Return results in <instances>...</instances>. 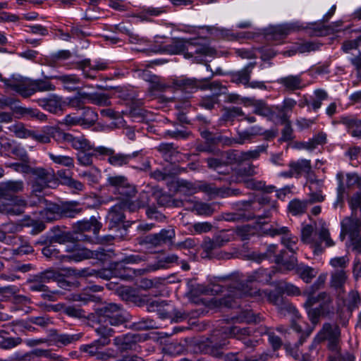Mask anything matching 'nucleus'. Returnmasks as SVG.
I'll return each instance as SVG.
<instances>
[{
	"label": "nucleus",
	"mask_w": 361,
	"mask_h": 361,
	"mask_svg": "<svg viewBox=\"0 0 361 361\" xmlns=\"http://www.w3.org/2000/svg\"><path fill=\"white\" fill-rule=\"evenodd\" d=\"M108 1L109 6L115 11L123 12L129 10L130 4L125 0H108Z\"/></svg>",
	"instance_id": "e2e57ef3"
},
{
	"label": "nucleus",
	"mask_w": 361,
	"mask_h": 361,
	"mask_svg": "<svg viewBox=\"0 0 361 361\" xmlns=\"http://www.w3.org/2000/svg\"><path fill=\"white\" fill-rule=\"evenodd\" d=\"M215 242L213 239H211L209 238H204L202 244V247L203 250L202 255L204 257L210 258L212 257V252L217 249V247L215 245Z\"/></svg>",
	"instance_id": "bf43d9fd"
},
{
	"label": "nucleus",
	"mask_w": 361,
	"mask_h": 361,
	"mask_svg": "<svg viewBox=\"0 0 361 361\" xmlns=\"http://www.w3.org/2000/svg\"><path fill=\"white\" fill-rule=\"evenodd\" d=\"M281 293H275L268 290H253L248 288L244 283H239L237 286H232L228 290V294L224 298H214L211 300L212 304L216 307H231L234 308L240 305L239 300L245 297H251L255 300L261 301L265 298L275 305H281L283 302V298Z\"/></svg>",
	"instance_id": "f257e3e1"
},
{
	"label": "nucleus",
	"mask_w": 361,
	"mask_h": 361,
	"mask_svg": "<svg viewBox=\"0 0 361 361\" xmlns=\"http://www.w3.org/2000/svg\"><path fill=\"white\" fill-rule=\"evenodd\" d=\"M295 105L296 101L293 99L287 98L284 99L283 105L279 106V111H277L278 119H276V122H287L289 117L288 113L291 111Z\"/></svg>",
	"instance_id": "c756f323"
},
{
	"label": "nucleus",
	"mask_w": 361,
	"mask_h": 361,
	"mask_svg": "<svg viewBox=\"0 0 361 361\" xmlns=\"http://www.w3.org/2000/svg\"><path fill=\"white\" fill-rule=\"evenodd\" d=\"M176 85L181 90L190 93L198 88L199 83L195 78H183L177 80Z\"/></svg>",
	"instance_id": "58836bf2"
},
{
	"label": "nucleus",
	"mask_w": 361,
	"mask_h": 361,
	"mask_svg": "<svg viewBox=\"0 0 361 361\" xmlns=\"http://www.w3.org/2000/svg\"><path fill=\"white\" fill-rule=\"evenodd\" d=\"M107 183L111 188V190L114 194H118L122 197H132L135 193V187L130 184L128 179L124 176H113L107 178Z\"/></svg>",
	"instance_id": "9b49d317"
},
{
	"label": "nucleus",
	"mask_w": 361,
	"mask_h": 361,
	"mask_svg": "<svg viewBox=\"0 0 361 361\" xmlns=\"http://www.w3.org/2000/svg\"><path fill=\"white\" fill-rule=\"evenodd\" d=\"M239 183H243L246 188L252 190H264V183L256 180L254 178H242L237 180Z\"/></svg>",
	"instance_id": "13d9d810"
},
{
	"label": "nucleus",
	"mask_w": 361,
	"mask_h": 361,
	"mask_svg": "<svg viewBox=\"0 0 361 361\" xmlns=\"http://www.w3.org/2000/svg\"><path fill=\"white\" fill-rule=\"evenodd\" d=\"M54 341L63 345H68L78 339L77 335H70L66 334H56L54 336Z\"/></svg>",
	"instance_id": "0e129e2a"
},
{
	"label": "nucleus",
	"mask_w": 361,
	"mask_h": 361,
	"mask_svg": "<svg viewBox=\"0 0 361 361\" xmlns=\"http://www.w3.org/2000/svg\"><path fill=\"white\" fill-rule=\"evenodd\" d=\"M63 174H65V170L58 171V176L61 178L63 184L78 191H82L83 190L84 185L81 182L72 178L71 176H66L63 178Z\"/></svg>",
	"instance_id": "a18cd8bd"
},
{
	"label": "nucleus",
	"mask_w": 361,
	"mask_h": 361,
	"mask_svg": "<svg viewBox=\"0 0 361 361\" xmlns=\"http://www.w3.org/2000/svg\"><path fill=\"white\" fill-rule=\"evenodd\" d=\"M50 159L55 164H60L68 168L74 167L73 158L69 156L55 154L51 152L48 153Z\"/></svg>",
	"instance_id": "79ce46f5"
},
{
	"label": "nucleus",
	"mask_w": 361,
	"mask_h": 361,
	"mask_svg": "<svg viewBox=\"0 0 361 361\" xmlns=\"http://www.w3.org/2000/svg\"><path fill=\"white\" fill-rule=\"evenodd\" d=\"M253 112L259 116L266 117L268 120L276 122L278 119L277 111L279 106H269L262 100H255L252 103Z\"/></svg>",
	"instance_id": "dca6fc26"
},
{
	"label": "nucleus",
	"mask_w": 361,
	"mask_h": 361,
	"mask_svg": "<svg viewBox=\"0 0 361 361\" xmlns=\"http://www.w3.org/2000/svg\"><path fill=\"white\" fill-rule=\"evenodd\" d=\"M166 351L171 355H178L183 353L185 350L184 346L177 342H172L166 345Z\"/></svg>",
	"instance_id": "774afa93"
},
{
	"label": "nucleus",
	"mask_w": 361,
	"mask_h": 361,
	"mask_svg": "<svg viewBox=\"0 0 361 361\" xmlns=\"http://www.w3.org/2000/svg\"><path fill=\"white\" fill-rule=\"evenodd\" d=\"M80 117L82 125L92 126L97 120V114L90 107H85Z\"/></svg>",
	"instance_id": "3c124183"
},
{
	"label": "nucleus",
	"mask_w": 361,
	"mask_h": 361,
	"mask_svg": "<svg viewBox=\"0 0 361 361\" xmlns=\"http://www.w3.org/2000/svg\"><path fill=\"white\" fill-rule=\"evenodd\" d=\"M25 184L22 180H8L0 183V197L4 198L16 195L24 190Z\"/></svg>",
	"instance_id": "6ab92c4d"
},
{
	"label": "nucleus",
	"mask_w": 361,
	"mask_h": 361,
	"mask_svg": "<svg viewBox=\"0 0 361 361\" xmlns=\"http://www.w3.org/2000/svg\"><path fill=\"white\" fill-rule=\"evenodd\" d=\"M251 330L249 327L240 328L239 326H230L223 328L221 330L215 331L212 337L210 353L213 356L219 357L221 355L220 349L227 344V338L233 337L239 340L245 339L249 336Z\"/></svg>",
	"instance_id": "39448f33"
},
{
	"label": "nucleus",
	"mask_w": 361,
	"mask_h": 361,
	"mask_svg": "<svg viewBox=\"0 0 361 361\" xmlns=\"http://www.w3.org/2000/svg\"><path fill=\"white\" fill-rule=\"evenodd\" d=\"M5 85L24 97H30L37 92H48L55 90V86L48 80H32L22 76H13L6 80Z\"/></svg>",
	"instance_id": "7ed1b4c3"
},
{
	"label": "nucleus",
	"mask_w": 361,
	"mask_h": 361,
	"mask_svg": "<svg viewBox=\"0 0 361 361\" xmlns=\"http://www.w3.org/2000/svg\"><path fill=\"white\" fill-rule=\"evenodd\" d=\"M98 325L118 326L124 323L126 319V313L122 307L115 303H109L98 310Z\"/></svg>",
	"instance_id": "6e6552de"
},
{
	"label": "nucleus",
	"mask_w": 361,
	"mask_h": 361,
	"mask_svg": "<svg viewBox=\"0 0 361 361\" xmlns=\"http://www.w3.org/2000/svg\"><path fill=\"white\" fill-rule=\"evenodd\" d=\"M87 102L98 106H107L110 102L104 93H87Z\"/></svg>",
	"instance_id": "09e8293b"
},
{
	"label": "nucleus",
	"mask_w": 361,
	"mask_h": 361,
	"mask_svg": "<svg viewBox=\"0 0 361 361\" xmlns=\"http://www.w3.org/2000/svg\"><path fill=\"white\" fill-rule=\"evenodd\" d=\"M72 250L74 253L68 257L63 256V259L64 260L80 262L94 256L93 252L86 248H81L78 245H75Z\"/></svg>",
	"instance_id": "7c9ffc66"
},
{
	"label": "nucleus",
	"mask_w": 361,
	"mask_h": 361,
	"mask_svg": "<svg viewBox=\"0 0 361 361\" xmlns=\"http://www.w3.org/2000/svg\"><path fill=\"white\" fill-rule=\"evenodd\" d=\"M97 149L98 147H94L93 146V149H91V150H83L82 152H78L76 154L78 164L84 166L92 165L93 157L101 156V154L97 151Z\"/></svg>",
	"instance_id": "cd10ccee"
},
{
	"label": "nucleus",
	"mask_w": 361,
	"mask_h": 361,
	"mask_svg": "<svg viewBox=\"0 0 361 361\" xmlns=\"http://www.w3.org/2000/svg\"><path fill=\"white\" fill-rule=\"evenodd\" d=\"M94 330L100 338L90 344L80 345V350L91 357H95L97 360H106L114 356V351L112 349L102 351L101 349L110 343V337L113 336L114 331L106 325L96 326Z\"/></svg>",
	"instance_id": "f03ea898"
},
{
	"label": "nucleus",
	"mask_w": 361,
	"mask_h": 361,
	"mask_svg": "<svg viewBox=\"0 0 361 361\" xmlns=\"http://www.w3.org/2000/svg\"><path fill=\"white\" fill-rule=\"evenodd\" d=\"M331 301L330 296L325 292L320 293L317 296L309 295L304 304L305 308L311 307L317 302H320V305H324Z\"/></svg>",
	"instance_id": "a19ab883"
},
{
	"label": "nucleus",
	"mask_w": 361,
	"mask_h": 361,
	"mask_svg": "<svg viewBox=\"0 0 361 361\" xmlns=\"http://www.w3.org/2000/svg\"><path fill=\"white\" fill-rule=\"evenodd\" d=\"M49 355L50 353L48 350L35 349L23 355H15L14 360L30 361L34 357H49Z\"/></svg>",
	"instance_id": "8fccbe9b"
},
{
	"label": "nucleus",
	"mask_w": 361,
	"mask_h": 361,
	"mask_svg": "<svg viewBox=\"0 0 361 361\" xmlns=\"http://www.w3.org/2000/svg\"><path fill=\"white\" fill-rule=\"evenodd\" d=\"M175 231L173 228L162 229L159 233L147 236V242L154 246H159L171 242L175 237Z\"/></svg>",
	"instance_id": "aec40b11"
},
{
	"label": "nucleus",
	"mask_w": 361,
	"mask_h": 361,
	"mask_svg": "<svg viewBox=\"0 0 361 361\" xmlns=\"http://www.w3.org/2000/svg\"><path fill=\"white\" fill-rule=\"evenodd\" d=\"M73 240V235L70 232L62 231L59 229L54 231L53 235L51 237V243H57L59 244L72 242Z\"/></svg>",
	"instance_id": "de8ad7c7"
},
{
	"label": "nucleus",
	"mask_w": 361,
	"mask_h": 361,
	"mask_svg": "<svg viewBox=\"0 0 361 361\" xmlns=\"http://www.w3.org/2000/svg\"><path fill=\"white\" fill-rule=\"evenodd\" d=\"M58 142H66L78 152L83 150H91L93 149V145L84 135L74 136L71 133H65L61 130V137L56 135Z\"/></svg>",
	"instance_id": "4468645a"
},
{
	"label": "nucleus",
	"mask_w": 361,
	"mask_h": 361,
	"mask_svg": "<svg viewBox=\"0 0 361 361\" xmlns=\"http://www.w3.org/2000/svg\"><path fill=\"white\" fill-rule=\"evenodd\" d=\"M165 12L166 10L164 7L145 6L137 15V17L142 20H149L151 17L159 16Z\"/></svg>",
	"instance_id": "c9c22d12"
},
{
	"label": "nucleus",
	"mask_w": 361,
	"mask_h": 361,
	"mask_svg": "<svg viewBox=\"0 0 361 361\" xmlns=\"http://www.w3.org/2000/svg\"><path fill=\"white\" fill-rule=\"evenodd\" d=\"M314 97L312 99L310 105L314 111H317L321 107L322 102L327 99L328 94L323 90H316L314 92Z\"/></svg>",
	"instance_id": "5fc2aeb1"
},
{
	"label": "nucleus",
	"mask_w": 361,
	"mask_h": 361,
	"mask_svg": "<svg viewBox=\"0 0 361 361\" xmlns=\"http://www.w3.org/2000/svg\"><path fill=\"white\" fill-rule=\"evenodd\" d=\"M79 176L85 178L90 184H94L99 181L101 177V172L97 168H93L80 173Z\"/></svg>",
	"instance_id": "864d4df0"
},
{
	"label": "nucleus",
	"mask_w": 361,
	"mask_h": 361,
	"mask_svg": "<svg viewBox=\"0 0 361 361\" xmlns=\"http://www.w3.org/2000/svg\"><path fill=\"white\" fill-rule=\"evenodd\" d=\"M124 209L121 202L114 205L109 210L106 219L109 221V226L113 228L121 224L125 218Z\"/></svg>",
	"instance_id": "a878e982"
},
{
	"label": "nucleus",
	"mask_w": 361,
	"mask_h": 361,
	"mask_svg": "<svg viewBox=\"0 0 361 361\" xmlns=\"http://www.w3.org/2000/svg\"><path fill=\"white\" fill-rule=\"evenodd\" d=\"M192 209L196 212L197 214L202 216H211L214 212L211 204L202 202H194Z\"/></svg>",
	"instance_id": "49530a36"
},
{
	"label": "nucleus",
	"mask_w": 361,
	"mask_h": 361,
	"mask_svg": "<svg viewBox=\"0 0 361 361\" xmlns=\"http://www.w3.org/2000/svg\"><path fill=\"white\" fill-rule=\"evenodd\" d=\"M87 93L79 92L73 97L68 98L67 104L75 109H83L85 104L87 103Z\"/></svg>",
	"instance_id": "e433bc0d"
},
{
	"label": "nucleus",
	"mask_w": 361,
	"mask_h": 361,
	"mask_svg": "<svg viewBox=\"0 0 361 361\" xmlns=\"http://www.w3.org/2000/svg\"><path fill=\"white\" fill-rule=\"evenodd\" d=\"M348 280V276L343 269L334 271L331 273L330 285L336 290H342Z\"/></svg>",
	"instance_id": "2f4dec72"
},
{
	"label": "nucleus",
	"mask_w": 361,
	"mask_h": 361,
	"mask_svg": "<svg viewBox=\"0 0 361 361\" xmlns=\"http://www.w3.org/2000/svg\"><path fill=\"white\" fill-rule=\"evenodd\" d=\"M309 205L307 200L293 199L288 203V209L292 215L298 216L304 214Z\"/></svg>",
	"instance_id": "f704fd0d"
},
{
	"label": "nucleus",
	"mask_w": 361,
	"mask_h": 361,
	"mask_svg": "<svg viewBox=\"0 0 361 361\" xmlns=\"http://www.w3.org/2000/svg\"><path fill=\"white\" fill-rule=\"evenodd\" d=\"M341 123L346 126L353 137L361 138V120L353 116H342Z\"/></svg>",
	"instance_id": "bb28decb"
},
{
	"label": "nucleus",
	"mask_w": 361,
	"mask_h": 361,
	"mask_svg": "<svg viewBox=\"0 0 361 361\" xmlns=\"http://www.w3.org/2000/svg\"><path fill=\"white\" fill-rule=\"evenodd\" d=\"M257 203L255 201H241L238 203V207L240 209L249 211L251 213L247 216V219L252 218L254 215L257 207Z\"/></svg>",
	"instance_id": "69168bd1"
},
{
	"label": "nucleus",
	"mask_w": 361,
	"mask_h": 361,
	"mask_svg": "<svg viewBox=\"0 0 361 361\" xmlns=\"http://www.w3.org/2000/svg\"><path fill=\"white\" fill-rule=\"evenodd\" d=\"M262 318L259 314H255L251 310H246L237 312L236 314L227 319L228 322L232 323H259Z\"/></svg>",
	"instance_id": "4be33fe9"
},
{
	"label": "nucleus",
	"mask_w": 361,
	"mask_h": 361,
	"mask_svg": "<svg viewBox=\"0 0 361 361\" xmlns=\"http://www.w3.org/2000/svg\"><path fill=\"white\" fill-rule=\"evenodd\" d=\"M345 302L350 310L357 308L360 304V298L358 293L355 290L350 291Z\"/></svg>",
	"instance_id": "680f3d73"
},
{
	"label": "nucleus",
	"mask_w": 361,
	"mask_h": 361,
	"mask_svg": "<svg viewBox=\"0 0 361 361\" xmlns=\"http://www.w3.org/2000/svg\"><path fill=\"white\" fill-rule=\"evenodd\" d=\"M45 283H46L39 277V275H36L30 281L29 288L32 291L44 292L48 290Z\"/></svg>",
	"instance_id": "6e6d98bb"
},
{
	"label": "nucleus",
	"mask_w": 361,
	"mask_h": 361,
	"mask_svg": "<svg viewBox=\"0 0 361 361\" xmlns=\"http://www.w3.org/2000/svg\"><path fill=\"white\" fill-rule=\"evenodd\" d=\"M250 134V136L252 137V138H255L256 136L257 135H265L267 137H274V134L269 131V130H264L263 129V128H262L261 126H253L249 128H247Z\"/></svg>",
	"instance_id": "338daca9"
},
{
	"label": "nucleus",
	"mask_w": 361,
	"mask_h": 361,
	"mask_svg": "<svg viewBox=\"0 0 361 361\" xmlns=\"http://www.w3.org/2000/svg\"><path fill=\"white\" fill-rule=\"evenodd\" d=\"M56 135L61 137V130L59 128L55 126H44L41 133L31 130L30 137L39 142L46 144L50 142L51 138H53L58 142Z\"/></svg>",
	"instance_id": "f3484780"
},
{
	"label": "nucleus",
	"mask_w": 361,
	"mask_h": 361,
	"mask_svg": "<svg viewBox=\"0 0 361 361\" xmlns=\"http://www.w3.org/2000/svg\"><path fill=\"white\" fill-rule=\"evenodd\" d=\"M318 49L319 46L315 43L307 42L294 45L291 49L286 51L283 54L287 56H291L295 54L297 52L305 53L315 51Z\"/></svg>",
	"instance_id": "72a5a7b5"
},
{
	"label": "nucleus",
	"mask_w": 361,
	"mask_h": 361,
	"mask_svg": "<svg viewBox=\"0 0 361 361\" xmlns=\"http://www.w3.org/2000/svg\"><path fill=\"white\" fill-rule=\"evenodd\" d=\"M38 104L44 110L56 114L59 111H63L66 102L63 100L62 97L56 94H51L49 97L39 99Z\"/></svg>",
	"instance_id": "a211bd4d"
},
{
	"label": "nucleus",
	"mask_w": 361,
	"mask_h": 361,
	"mask_svg": "<svg viewBox=\"0 0 361 361\" xmlns=\"http://www.w3.org/2000/svg\"><path fill=\"white\" fill-rule=\"evenodd\" d=\"M107 68L106 62H97L94 66L91 65L89 60L82 61L80 65V68L82 71L83 75L86 78L93 79L96 77L97 71H103Z\"/></svg>",
	"instance_id": "393cba45"
},
{
	"label": "nucleus",
	"mask_w": 361,
	"mask_h": 361,
	"mask_svg": "<svg viewBox=\"0 0 361 361\" xmlns=\"http://www.w3.org/2000/svg\"><path fill=\"white\" fill-rule=\"evenodd\" d=\"M277 290L281 293H286L288 295L297 296L300 295L299 288L295 285L286 281H280L276 286Z\"/></svg>",
	"instance_id": "ea45409f"
},
{
	"label": "nucleus",
	"mask_w": 361,
	"mask_h": 361,
	"mask_svg": "<svg viewBox=\"0 0 361 361\" xmlns=\"http://www.w3.org/2000/svg\"><path fill=\"white\" fill-rule=\"evenodd\" d=\"M267 148V145H264L257 146L253 150H249L247 152H242L240 157L243 160L257 159L262 152L266 151Z\"/></svg>",
	"instance_id": "4d7b16f0"
},
{
	"label": "nucleus",
	"mask_w": 361,
	"mask_h": 361,
	"mask_svg": "<svg viewBox=\"0 0 361 361\" xmlns=\"http://www.w3.org/2000/svg\"><path fill=\"white\" fill-rule=\"evenodd\" d=\"M341 331L336 325L326 324L317 335L315 341L327 340L329 348L333 351H337L339 348Z\"/></svg>",
	"instance_id": "f8f14e48"
},
{
	"label": "nucleus",
	"mask_w": 361,
	"mask_h": 361,
	"mask_svg": "<svg viewBox=\"0 0 361 361\" xmlns=\"http://www.w3.org/2000/svg\"><path fill=\"white\" fill-rule=\"evenodd\" d=\"M40 214L43 219L52 221L61 216V208L57 204H49Z\"/></svg>",
	"instance_id": "4c0bfd02"
},
{
	"label": "nucleus",
	"mask_w": 361,
	"mask_h": 361,
	"mask_svg": "<svg viewBox=\"0 0 361 361\" xmlns=\"http://www.w3.org/2000/svg\"><path fill=\"white\" fill-rule=\"evenodd\" d=\"M97 151L101 156H107L109 163L117 167L128 164L138 154V152H134L132 154L115 153L112 149L103 146L98 147Z\"/></svg>",
	"instance_id": "ddd939ff"
},
{
	"label": "nucleus",
	"mask_w": 361,
	"mask_h": 361,
	"mask_svg": "<svg viewBox=\"0 0 361 361\" xmlns=\"http://www.w3.org/2000/svg\"><path fill=\"white\" fill-rule=\"evenodd\" d=\"M284 252H281L280 255L276 256V264H281L287 271L295 270L296 274L305 283H310L316 276L317 271L314 269L303 264H298L297 258L295 256H291L289 260L283 259Z\"/></svg>",
	"instance_id": "1a4fd4ad"
},
{
	"label": "nucleus",
	"mask_w": 361,
	"mask_h": 361,
	"mask_svg": "<svg viewBox=\"0 0 361 361\" xmlns=\"http://www.w3.org/2000/svg\"><path fill=\"white\" fill-rule=\"evenodd\" d=\"M8 204H0V211L8 215H20L27 207L26 200L20 196L12 195L4 197Z\"/></svg>",
	"instance_id": "2eb2a0df"
},
{
	"label": "nucleus",
	"mask_w": 361,
	"mask_h": 361,
	"mask_svg": "<svg viewBox=\"0 0 361 361\" xmlns=\"http://www.w3.org/2000/svg\"><path fill=\"white\" fill-rule=\"evenodd\" d=\"M301 240L307 245H310L314 249L315 254L321 253L324 247L322 245V242L325 243V247H332L334 242L330 238L329 230L322 225L318 235L314 232V228L311 224H302L301 228Z\"/></svg>",
	"instance_id": "423d86ee"
},
{
	"label": "nucleus",
	"mask_w": 361,
	"mask_h": 361,
	"mask_svg": "<svg viewBox=\"0 0 361 361\" xmlns=\"http://www.w3.org/2000/svg\"><path fill=\"white\" fill-rule=\"evenodd\" d=\"M101 228V224L96 219H91L90 221H80L78 222V228L81 231H92L97 234Z\"/></svg>",
	"instance_id": "37998d69"
},
{
	"label": "nucleus",
	"mask_w": 361,
	"mask_h": 361,
	"mask_svg": "<svg viewBox=\"0 0 361 361\" xmlns=\"http://www.w3.org/2000/svg\"><path fill=\"white\" fill-rule=\"evenodd\" d=\"M275 273V269L268 270L265 269H259L250 273L245 281L246 283L257 282L261 283H269Z\"/></svg>",
	"instance_id": "412c9836"
},
{
	"label": "nucleus",
	"mask_w": 361,
	"mask_h": 361,
	"mask_svg": "<svg viewBox=\"0 0 361 361\" xmlns=\"http://www.w3.org/2000/svg\"><path fill=\"white\" fill-rule=\"evenodd\" d=\"M255 65V63H250L242 70L235 73L232 78L233 81L236 83H241L246 87L250 81L252 71Z\"/></svg>",
	"instance_id": "c85d7f7f"
},
{
	"label": "nucleus",
	"mask_w": 361,
	"mask_h": 361,
	"mask_svg": "<svg viewBox=\"0 0 361 361\" xmlns=\"http://www.w3.org/2000/svg\"><path fill=\"white\" fill-rule=\"evenodd\" d=\"M135 335L126 334L117 336L114 339V343L121 350H127L133 348L136 341Z\"/></svg>",
	"instance_id": "473e14b6"
},
{
	"label": "nucleus",
	"mask_w": 361,
	"mask_h": 361,
	"mask_svg": "<svg viewBox=\"0 0 361 361\" xmlns=\"http://www.w3.org/2000/svg\"><path fill=\"white\" fill-rule=\"evenodd\" d=\"M9 130L19 138H27L30 137L31 130L27 129L22 123H18L11 126Z\"/></svg>",
	"instance_id": "603ef678"
},
{
	"label": "nucleus",
	"mask_w": 361,
	"mask_h": 361,
	"mask_svg": "<svg viewBox=\"0 0 361 361\" xmlns=\"http://www.w3.org/2000/svg\"><path fill=\"white\" fill-rule=\"evenodd\" d=\"M276 82L289 91L300 90L305 85L300 75H289L281 77Z\"/></svg>",
	"instance_id": "5701e85b"
},
{
	"label": "nucleus",
	"mask_w": 361,
	"mask_h": 361,
	"mask_svg": "<svg viewBox=\"0 0 361 361\" xmlns=\"http://www.w3.org/2000/svg\"><path fill=\"white\" fill-rule=\"evenodd\" d=\"M32 178L30 181L32 193L39 195L45 188L49 186V183L54 180V174L52 170L43 168L32 169L30 172Z\"/></svg>",
	"instance_id": "9d476101"
},
{
	"label": "nucleus",
	"mask_w": 361,
	"mask_h": 361,
	"mask_svg": "<svg viewBox=\"0 0 361 361\" xmlns=\"http://www.w3.org/2000/svg\"><path fill=\"white\" fill-rule=\"evenodd\" d=\"M205 39H175L167 50L173 54L187 51V54L195 53L204 56H212L216 50L204 42Z\"/></svg>",
	"instance_id": "20e7f679"
},
{
	"label": "nucleus",
	"mask_w": 361,
	"mask_h": 361,
	"mask_svg": "<svg viewBox=\"0 0 361 361\" xmlns=\"http://www.w3.org/2000/svg\"><path fill=\"white\" fill-rule=\"evenodd\" d=\"M288 167L292 170L295 178H299L302 174L310 173L312 169L310 160L306 159L291 161L288 164Z\"/></svg>",
	"instance_id": "b1692460"
},
{
	"label": "nucleus",
	"mask_w": 361,
	"mask_h": 361,
	"mask_svg": "<svg viewBox=\"0 0 361 361\" xmlns=\"http://www.w3.org/2000/svg\"><path fill=\"white\" fill-rule=\"evenodd\" d=\"M51 78H54L61 81L65 88L68 90H73L74 85H77L80 82V79L75 75H60L52 76Z\"/></svg>",
	"instance_id": "c03bdc74"
},
{
	"label": "nucleus",
	"mask_w": 361,
	"mask_h": 361,
	"mask_svg": "<svg viewBox=\"0 0 361 361\" xmlns=\"http://www.w3.org/2000/svg\"><path fill=\"white\" fill-rule=\"evenodd\" d=\"M22 343V339L20 337H9L4 338V340L0 341V348L8 350L16 347Z\"/></svg>",
	"instance_id": "052dcab7"
},
{
	"label": "nucleus",
	"mask_w": 361,
	"mask_h": 361,
	"mask_svg": "<svg viewBox=\"0 0 361 361\" xmlns=\"http://www.w3.org/2000/svg\"><path fill=\"white\" fill-rule=\"evenodd\" d=\"M316 25L317 24L315 23L305 24L298 20L270 27L267 30V37L269 39L278 41L293 32H298L304 29H312L314 30V35L317 36L324 35V29L317 28Z\"/></svg>",
	"instance_id": "0eeeda50"
}]
</instances>
